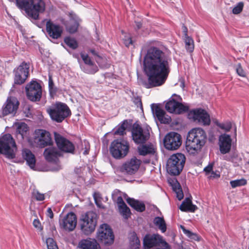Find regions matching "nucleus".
Here are the masks:
<instances>
[{"instance_id":"15","label":"nucleus","mask_w":249,"mask_h":249,"mask_svg":"<svg viewBox=\"0 0 249 249\" xmlns=\"http://www.w3.org/2000/svg\"><path fill=\"white\" fill-rule=\"evenodd\" d=\"M189 115L195 122H197L203 125H209L211 123L210 116L204 109L198 108L191 110Z\"/></svg>"},{"instance_id":"58","label":"nucleus","mask_w":249,"mask_h":249,"mask_svg":"<svg viewBox=\"0 0 249 249\" xmlns=\"http://www.w3.org/2000/svg\"><path fill=\"white\" fill-rule=\"evenodd\" d=\"M22 36L23 37L26 39H28L29 38H32L33 37V36H27V32H22Z\"/></svg>"},{"instance_id":"55","label":"nucleus","mask_w":249,"mask_h":249,"mask_svg":"<svg viewBox=\"0 0 249 249\" xmlns=\"http://www.w3.org/2000/svg\"><path fill=\"white\" fill-rule=\"evenodd\" d=\"M46 215L51 219L53 217V213L51 208H48L47 209L46 212Z\"/></svg>"},{"instance_id":"57","label":"nucleus","mask_w":249,"mask_h":249,"mask_svg":"<svg viewBox=\"0 0 249 249\" xmlns=\"http://www.w3.org/2000/svg\"><path fill=\"white\" fill-rule=\"evenodd\" d=\"M213 170V166L212 165H208L204 169V171L205 172L206 174L209 173H211Z\"/></svg>"},{"instance_id":"11","label":"nucleus","mask_w":249,"mask_h":249,"mask_svg":"<svg viewBox=\"0 0 249 249\" xmlns=\"http://www.w3.org/2000/svg\"><path fill=\"white\" fill-rule=\"evenodd\" d=\"M96 238L101 244L105 246H109L113 244L114 239L112 230L107 224H103L100 226Z\"/></svg>"},{"instance_id":"42","label":"nucleus","mask_w":249,"mask_h":249,"mask_svg":"<svg viewBox=\"0 0 249 249\" xmlns=\"http://www.w3.org/2000/svg\"><path fill=\"white\" fill-rule=\"evenodd\" d=\"M49 90L52 95L55 94L57 91V89L55 87L51 75H49Z\"/></svg>"},{"instance_id":"5","label":"nucleus","mask_w":249,"mask_h":249,"mask_svg":"<svg viewBox=\"0 0 249 249\" xmlns=\"http://www.w3.org/2000/svg\"><path fill=\"white\" fill-rule=\"evenodd\" d=\"M18 147L12 135L9 133L0 137V154L8 159L16 157Z\"/></svg>"},{"instance_id":"17","label":"nucleus","mask_w":249,"mask_h":249,"mask_svg":"<svg viewBox=\"0 0 249 249\" xmlns=\"http://www.w3.org/2000/svg\"><path fill=\"white\" fill-rule=\"evenodd\" d=\"M150 128H142L140 125L134 127L132 130V136L133 141L136 143H143L150 137Z\"/></svg>"},{"instance_id":"35","label":"nucleus","mask_w":249,"mask_h":249,"mask_svg":"<svg viewBox=\"0 0 249 249\" xmlns=\"http://www.w3.org/2000/svg\"><path fill=\"white\" fill-rule=\"evenodd\" d=\"M172 189L176 194V196L179 200H181L184 197L183 193L180 184L177 180L172 184Z\"/></svg>"},{"instance_id":"12","label":"nucleus","mask_w":249,"mask_h":249,"mask_svg":"<svg viewBox=\"0 0 249 249\" xmlns=\"http://www.w3.org/2000/svg\"><path fill=\"white\" fill-rule=\"evenodd\" d=\"M29 68L30 63L23 61L14 70V82L16 84L21 85L25 82L29 74Z\"/></svg>"},{"instance_id":"56","label":"nucleus","mask_w":249,"mask_h":249,"mask_svg":"<svg viewBox=\"0 0 249 249\" xmlns=\"http://www.w3.org/2000/svg\"><path fill=\"white\" fill-rule=\"evenodd\" d=\"M33 225L36 228H40L41 227V223L38 219H35L33 221Z\"/></svg>"},{"instance_id":"47","label":"nucleus","mask_w":249,"mask_h":249,"mask_svg":"<svg viewBox=\"0 0 249 249\" xmlns=\"http://www.w3.org/2000/svg\"><path fill=\"white\" fill-rule=\"evenodd\" d=\"M62 32H47L46 36L52 41L53 39L59 38Z\"/></svg>"},{"instance_id":"48","label":"nucleus","mask_w":249,"mask_h":249,"mask_svg":"<svg viewBox=\"0 0 249 249\" xmlns=\"http://www.w3.org/2000/svg\"><path fill=\"white\" fill-rule=\"evenodd\" d=\"M236 72L237 74L242 77H245L246 76V72L243 70L240 63H238L235 67Z\"/></svg>"},{"instance_id":"43","label":"nucleus","mask_w":249,"mask_h":249,"mask_svg":"<svg viewBox=\"0 0 249 249\" xmlns=\"http://www.w3.org/2000/svg\"><path fill=\"white\" fill-rule=\"evenodd\" d=\"M127 32H122L124 35V38H123V42L125 46L127 47H129L130 45H133V40L132 37L126 35Z\"/></svg>"},{"instance_id":"39","label":"nucleus","mask_w":249,"mask_h":249,"mask_svg":"<svg viewBox=\"0 0 249 249\" xmlns=\"http://www.w3.org/2000/svg\"><path fill=\"white\" fill-rule=\"evenodd\" d=\"M183 232L190 239L195 241H199L200 237L196 233L191 232L190 231L187 230L184 226H181Z\"/></svg>"},{"instance_id":"50","label":"nucleus","mask_w":249,"mask_h":249,"mask_svg":"<svg viewBox=\"0 0 249 249\" xmlns=\"http://www.w3.org/2000/svg\"><path fill=\"white\" fill-rule=\"evenodd\" d=\"M158 249H170L169 244L163 240L162 237L161 236L160 243L157 246Z\"/></svg>"},{"instance_id":"32","label":"nucleus","mask_w":249,"mask_h":249,"mask_svg":"<svg viewBox=\"0 0 249 249\" xmlns=\"http://www.w3.org/2000/svg\"><path fill=\"white\" fill-rule=\"evenodd\" d=\"M183 40L185 43V47L186 51L189 53H192L194 50V41L193 38L189 36L187 32H185L183 36Z\"/></svg>"},{"instance_id":"54","label":"nucleus","mask_w":249,"mask_h":249,"mask_svg":"<svg viewBox=\"0 0 249 249\" xmlns=\"http://www.w3.org/2000/svg\"><path fill=\"white\" fill-rule=\"evenodd\" d=\"M220 176V174L218 172H214L212 171L211 173L210 178H219Z\"/></svg>"},{"instance_id":"1","label":"nucleus","mask_w":249,"mask_h":249,"mask_svg":"<svg viewBox=\"0 0 249 249\" xmlns=\"http://www.w3.org/2000/svg\"><path fill=\"white\" fill-rule=\"evenodd\" d=\"M171 58L164 51L163 46H151L143 57V69L147 81L143 83L146 89L163 85L170 72Z\"/></svg>"},{"instance_id":"25","label":"nucleus","mask_w":249,"mask_h":249,"mask_svg":"<svg viewBox=\"0 0 249 249\" xmlns=\"http://www.w3.org/2000/svg\"><path fill=\"white\" fill-rule=\"evenodd\" d=\"M78 247L81 249H100V246L97 241L90 238L80 240Z\"/></svg>"},{"instance_id":"7","label":"nucleus","mask_w":249,"mask_h":249,"mask_svg":"<svg viewBox=\"0 0 249 249\" xmlns=\"http://www.w3.org/2000/svg\"><path fill=\"white\" fill-rule=\"evenodd\" d=\"M186 158L184 154L177 153L173 154L167 162V170L173 175H178L182 171L185 164Z\"/></svg>"},{"instance_id":"20","label":"nucleus","mask_w":249,"mask_h":249,"mask_svg":"<svg viewBox=\"0 0 249 249\" xmlns=\"http://www.w3.org/2000/svg\"><path fill=\"white\" fill-rule=\"evenodd\" d=\"M77 224V217L74 213H69L63 218L59 219L60 228L65 231H71L74 230Z\"/></svg>"},{"instance_id":"30","label":"nucleus","mask_w":249,"mask_h":249,"mask_svg":"<svg viewBox=\"0 0 249 249\" xmlns=\"http://www.w3.org/2000/svg\"><path fill=\"white\" fill-rule=\"evenodd\" d=\"M139 155L143 156L154 155L156 149L152 144H142L138 146Z\"/></svg>"},{"instance_id":"45","label":"nucleus","mask_w":249,"mask_h":249,"mask_svg":"<svg viewBox=\"0 0 249 249\" xmlns=\"http://www.w3.org/2000/svg\"><path fill=\"white\" fill-rule=\"evenodd\" d=\"M216 124L221 129L224 130L226 132H229L232 127L231 122H226L225 123H216Z\"/></svg>"},{"instance_id":"44","label":"nucleus","mask_w":249,"mask_h":249,"mask_svg":"<svg viewBox=\"0 0 249 249\" xmlns=\"http://www.w3.org/2000/svg\"><path fill=\"white\" fill-rule=\"evenodd\" d=\"M46 242L48 249H58L56 243L53 238H48Z\"/></svg>"},{"instance_id":"63","label":"nucleus","mask_w":249,"mask_h":249,"mask_svg":"<svg viewBox=\"0 0 249 249\" xmlns=\"http://www.w3.org/2000/svg\"><path fill=\"white\" fill-rule=\"evenodd\" d=\"M88 152H89V150H87V149H86V150H85L84 151L83 154H84V155H87V154H88Z\"/></svg>"},{"instance_id":"34","label":"nucleus","mask_w":249,"mask_h":249,"mask_svg":"<svg viewBox=\"0 0 249 249\" xmlns=\"http://www.w3.org/2000/svg\"><path fill=\"white\" fill-rule=\"evenodd\" d=\"M129 246L131 249H138L140 246V241L135 232L132 233L129 237Z\"/></svg>"},{"instance_id":"6","label":"nucleus","mask_w":249,"mask_h":249,"mask_svg":"<svg viewBox=\"0 0 249 249\" xmlns=\"http://www.w3.org/2000/svg\"><path fill=\"white\" fill-rule=\"evenodd\" d=\"M97 215L93 211H89L82 214L79 219V226L82 232L89 235L93 232L97 224Z\"/></svg>"},{"instance_id":"23","label":"nucleus","mask_w":249,"mask_h":249,"mask_svg":"<svg viewBox=\"0 0 249 249\" xmlns=\"http://www.w3.org/2000/svg\"><path fill=\"white\" fill-rule=\"evenodd\" d=\"M161 236L156 234H147L143 239V246L144 249H150L157 247L160 243Z\"/></svg>"},{"instance_id":"59","label":"nucleus","mask_w":249,"mask_h":249,"mask_svg":"<svg viewBox=\"0 0 249 249\" xmlns=\"http://www.w3.org/2000/svg\"><path fill=\"white\" fill-rule=\"evenodd\" d=\"M223 159L229 161H231V154L230 156H225L224 157Z\"/></svg>"},{"instance_id":"2","label":"nucleus","mask_w":249,"mask_h":249,"mask_svg":"<svg viewBox=\"0 0 249 249\" xmlns=\"http://www.w3.org/2000/svg\"><path fill=\"white\" fill-rule=\"evenodd\" d=\"M206 140L207 134L202 128H193L188 133L186 149L190 154L196 155L201 151Z\"/></svg>"},{"instance_id":"36","label":"nucleus","mask_w":249,"mask_h":249,"mask_svg":"<svg viewBox=\"0 0 249 249\" xmlns=\"http://www.w3.org/2000/svg\"><path fill=\"white\" fill-rule=\"evenodd\" d=\"M46 25V31H62V29L59 25L53 23L51 20L47 21Z\"/></svg>"},{"instance_id":"22","label":"nucleus","mask_w":249,"mask_h":249,"mask_svg":"<svg viewBox=\"0 0 249 249\" xmlns=\"http://www.w3.org/2000/svg\"><path fill=\"white\" fill-rule=\"evenodd\" d=\"M81 57L86 64L85 66H81L83 71L89 74H94L98 71V67L91 61L87 54L81 53Z\"/></svg>"},{"instance_id":"38","label":"nucleus","mask_w":249,"mask_h":249,"mask_svg":"<svg viewBox=\"0 0 249 249\" xmlns=\"http://www.w3.org/2000/svg\"><path fill=\"white\" fill-rule=\"evenodd\" d=\"M127 124V121L124 120L120 125H118L116 128L115 130L114 131V134L124 135V134L125 133V130L126 128Z\"/></svg>"},{"instance_id":"14","label":"nucleus","mask_w":249,"mask_h":249,"mask_svg":"<svg viewBox=\"0 0 249 249\" xmlns=\"http://www.w3.org/2000/svg\"><path fill=\"white\" fill-rule=\"evenodd\" d=\"M19 102L15 97L9 96L1 108V113L3 116L11 115L14 116L18 108Z\"/></svg>"},{"instance_id":"3","label":"nucleus","mask_w":249,"mask_h":249,"mask_svg":"<svg viewBox=\"0 0 249 249\" xmlns=\"http://www.w3.org/2000/svg\"><path fill=\"white\" fill-rule=\"evenodd\" d=\"M15 3L29 18L35 20L38 19L39 14L44 13L46 8L44 0H16Z\"/></svg>"},{"instance_id":"16","label":"nucleus","mask_w":249,"mask_h":249,"mask_svg":"<svg viewBox=\"0 0 249 249\" xmlns=\"http://www.w3.org/2000/svg\"><path fill=\"white\" fill-rule=\"evenodd\" d=\"M26 92L28 99L34 102L39 101L42 96L41 87L36 81H32L27 85Z\"/></svg>"},{"instance_id":"29","label":"nucleus","mask_w":249,"mask_h":249,"mask_svg":"<svg viewBox=\"0 0 249 249\" xmlns=\"http://www.w3.org/2000/svg\"><path fill=\"white\" fill-rule=\"evenodd\" d=\"M179 209L182 212L194 213L197 209V207L193 204L190 198L187 197L182 202Z\"/></svg>"},{"instance_id":"26","label":"nucleus","mask_w":249,"mask_h":249,"mask_svg":"<svg viewBox=\"0 0 249 249\" xmlns=\"http://www.w3.org/2000/svg\"><path fill=\"white\" fill-rule=\"evenodd\" d=\"M43 154L45 159L49 162H56L58 157L60 155V152L55 147L45 149Z\"/></svg>"},{"instance_id":"4","label":"nucleus","mask_w":249,"mask_h":249,"mask_svg":"<svg viewBox=\"0 0 249 249\" xmlns=\"http://www.w3.org/2000/svg\"><path fill=\"white\" fill-rule=\"evenodd\" d=\"M46 110L52 120L58 123L62 122L71 114L68 105L60 102L52 104L46 108Z\"/></svg>"},{"instance_id":"27","label":"nucleus","mask_w":249,"mask_h":249,"mask_svg":"<svg viewBox=\"0 0 249 249\" xmlns=\"http://www.w3.org/2000/svg\"><path fill=\"white\" fill-rule=\"evenodd\" d=\"M22 156L31 168L33 169L35 167V156L30 150L27 148L23 149L22 150Z\"/></svg>"},{"instance_id":"62","label":"nucleus","mask_w":249,"mask_h":249,"mask_svg":"<svg viewBox=\"0 0 249 249\" xmlns=\"http://www.w3.org/2000/svg\"><path fill=\"white\" fill-rule=\"evenodd\" d=\"M90 53L93 54V55H96V53L95 50L91 49L90 50Z\"/></svg>"},{"instance_id":"21","label":"nucleus","mask_w":249,"mask_h":249,"mask_svg":"<svg viewBox=\"0 0 249 249\" xmlns=\"http://www.w3.org/2000/svg\"><path fill=\"white\" fill-rule=\"evenodd\" d=\"M151 107L153 114L161 124H168L171 122V117L159 105L152 104Z\"/></svg>"},{"instance_id":"46","label":"nucleus","mask_w":249,"mask_h":249,"mask_svg":"<svg viewBox=\"0 0 249 249\" xmlns=\"http://www.w3.org/2000/svg\"><path fill=\"white\" fill-rule=\"evenodd\" d=\"M242 158L238 156V155L234 153L231 154V162L233 163L234 166H237L239 165L240 163H241Z\"/></svg>"},{"instance_id":"10","label":"nucleus","mask_w":249,"mask_h":249,"mask_svg":"<svg viewBox=\"0 0 249 249\" xmlns=\"http://www.w3.org/2000/svg\"><path fill=\"white\" fill-rule=\"evenodd\" d=\"M174 97L169 98V101L165 104V109L170 113L180 114L187 112L189 107L187 105L183 104L179 102L181 98L176 94L173 95Z\"/></svg>"},{"instance_id":"40","label":"nucleus","mask_w":249,"mask_h":249,"mask_svg":"<svg viewBox=\"0 0 249 249\" xmlns=\"http://www.w3.org/2000/svg\"><path fill=\"white\" fill-rule=\"evenodd\" d=\"M119 210L121 214L124 218L127 219L130 216L131 212L130 209L126 204L123 205L122 207H119Z\"/></svg>"},{"instance_id":"8","label":"nucleus","mask_w":249,"mask_h":249,"mask_svg":"<svg viewBox=\"0 0 249 249\" xmlns=\"http://www.w3.org/2000/svg\"><path fill=\"white\" fill-rule=\"evenodd\" d=\"M31 144L34 146L43 148L53 144V141L50 133L44 129L35 130L33 137L30 140Z\"/></svg>"},{"instance_id":"28","label":"nucleus","mask_w":249,"mask_h":249,"mask_svg":"<svg viewBox=\"0 0 249 249\" xmlns=\"http://www.w3.org/2000/svg\"><path fill=\"white\" fill-rule=\"evenodd\" d=\"M126 200L127 203L136 211L143 212L145 210V205L142 201L130 197L127 198Z\"/></svg>"},{"instance_id":"53","label":"nucleus","mask_w":249,"mask_h":249,"mask_svg":"<svg viewBox=\"0 0 249 249\" xmlns=\"http://www.w3.org/2000/svg\"><path fill=\"white\" fill-rule=\"evenodd\" d=\"M116 203L118 204V208L120 207H122L123 205L125 204L121 196H119L117 197L116 199Z\"/></svg>"},{"instance_id":"19","label":"nucleus","mask_w":249,"mask_h":249,"mask_svg":"<svg viewBox=\"0 0 249 249\" xmlns=\"http://www.w3.org/2000/svg\"><path fill=\"white\" fill-rule=\"evenodd\" d=\"M141 161L136 157H133L130 160L123 163L120 167L121 172L127 175L135 174L138 170Z\"/></svg>"},{"instance_id":"61","label":"nucleus","mask_w":249,"mask_h":249,"mask_svg":"<svg viewBox=\"0 0 249 249\" xmlns=\"http://www.w3.org/2000/svg\"><path fill=\"white\" fill-rule=\"evenodd\" d=\"M136 24L138 27V29H140L141 27L142 26V23L141 22L139 21H136Z\"/></svg>"},{"instance_id":"37","label":"nucleus","mask_w":249,"mask_h":249,"mask_svg":"<svg viewBox=\"0 0 249 249\" xmlns=\"http://www.w3.org/2000/svg\"><path fill=\"white\" fill-rule=\"evenodd\" d=\"M65 43L72 50L77 49L78 47V43L76 40L70 36H67L64 38Z\"/></svg>"},{"instance_id":"41","label":"nucleus","mask_w":249,"mask_h":249,"mask_svg":"<svg viewBox=\"0 0 249 249\" xmlns=\"http://www.w3.org/2000/svg\"><path fill=\"white\" fill-rule=\"evenodd\" d=\"M247 184V180L244 178L236 179L230 181V184L232 188H236L245 185Z\"/></svg>"},{"instance_id":"24","label":"nucleus","mask_w":249,"mask_h":249,"mask_svg":"<svg viewBox=\"0 0 249 249\" xmlns=\"http://www.w3.org/2000/svg\"><path fill=\"white\" fill-rule=\"evenodd\" d=\"M219 150L221 154L228 153L231 146V139L230 135L224 134L221 135L219 139Z\"/></svg>"},{"instance_id":"13","label":"nucleus","mask_w":249,"mask_h":249,"mask_svg":"<svg viewBox=\"0 0 249 249\" xmlns=\"http://www.w3.org/2000/svg\"><path fill=\"white\" fill-rule=\"evenodd\" d=\"M163 143L165 148L167 150H177L182 143L181 136L177 132H170L165 136Z\"/></svg>"},{"instance_id":"18","label":"nucleus","mask_w":249,"mask_h":249,"mask_svg":"<svg viewBox=\"0 0 249 249\" xmlns=\"http://www.w3.org/2000/svg\"><path fill=\"white\" fill-rule=\"evenodd\" d=\"M54 136L59 150L66 153H73L75 146L71 141L57 132L54 133Z\"/></svg>"},{"instance_id":"9","label":"nucleus","mask_w":249,"mask_h":249,"mask_svg":"<svg viewBox=\"0 0 249 249\" xmlns=\"http://www.w3.org/2000/svg\"><path fill=\"white\" fill-rule=\"evenodd\" d=\"M129 149V142L124 139L114 140L111 143L110 152L116 159H120L127 154Z\"/></svg>"},{"instance_id":"51","label":"nucleus","mask_w":249,"mask_h":249,"mask_svg":"<svg viewBox=\"0 0 249 249\" xmlns=\"http://www.w3.org/2000/svg\"><path fill=\"white\" fill-rule=\"evenodd\" d=\"M244 6V3L242 2H239L232 9V13L234 14H238L241 12Z\"/></svg>"},{"instance_id":"33","label":"nucleus","mask_w":249,"mask_h":249,"mask_svg":"<svg viewBox=\"0 0 249 249\" xmlns=\"http://www.w3.org/2000/svg\"><path fill=\"white\" fill-rule=\"evenodd\" d=\"M154 225L157 226L161 231L163 233L166 231V224L163 217L157 216L153 220Z\"/></svg>"},{"instance_id":"64","label":"nucleus","mask_w":249,"mask_h":249,"mask_svg":"<svg viewBox=\"0 0 249 249\" xmlns=\"http://www.w3.org/2000/svg\"><path fill=\"white\" fill-rule=\"evenodd\" d=\"M234 135L236 136V126L234 128Z\"/></svg>"},{"instance_id":"60","label":"nucleus","mask_w":249,"mask_h":249,"mask_svg":"<svg viewBox=\"0 0 249 249\" xmlns=\"http://www.w3.org/2000/svg\"><path fill=\"white\" fill-rule=\"evenodd\" d=\"M74 27H75V29H72L71 31H77L78 30H79L78 26L79 24L75 22L74 25Z\"/></svg>"},{"instance_id":"49","label":"nucleus","mask_w":249,"mask_h":249,"mask_svg":"<svg viewBox=\"0 0 249 249\" xmlns=\"http://www.w3.org/2000/svg\"><path fill=\"white\" fill-rule=\"evenodd\" d=\"M32 195L33 197L38 201H42L45 198L44 195L39 193V191L36 190L33 191Z\"/></svg>"},{"instance_id":"31","label":"nucleus","mask_w":249,"mask_h":249,"mask_svg":"<svg viewBox=\"0 0 249 249\" xmlns=\"http://www.w3.org/2000/svg\"><path fill=\"white\" fill-rule=\"evenodd\" d=\"M29 131V127L25 123H20L18 124L16 133L18 139L22 140L26 137Z\"/></svg>"},{"instance_id":"52","label":"nucleus","mask_w":249,"mask_h":249,"mask_svg":"<svg viewBox=\"0 0 249 249\" xmlns=\"http://www.w3.org/2000/svg\"><path fill=\"white\" fill-rule=\"evenodd\" d=\"M133 102L137 107H140L141 108H142V105L141 98L140 96L134 97L133 99Z\"/></svg>"}]
</instances>
